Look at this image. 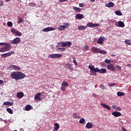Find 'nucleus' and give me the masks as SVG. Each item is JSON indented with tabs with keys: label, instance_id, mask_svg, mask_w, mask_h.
Masks as SVG:
<instances>
[{
	"label": "nucleus",
	"instance_id": "nucleus-37",
	"mask_svg": "<svg viewBox=\"0 0 131 131\" xmlns=\"http://www.w3.org/2000/svg\"><path fill=\"white\" fill-rule=\"evenodd\" d=\"M87 27H91V28H93V24L92 23H89L86 25Z\"/></svg>",
	"mask_w": 131,
	"mask_h": 131
},
{
	"label": "nucleus",
	"instance_id": "nucleus-36",
	"mask_svg": "<svg viewBox=\"0 0 131 131\" xmlns=\"http://www.w3.org/2000/svg\"><path fill=\"white\" fill-rule=\"evenodd\" d=\"M61 85L62 86H68L69 85V84H68V83L67 82H63L62 83Z\"/></svg>",
	"mask_w": 131,
	"mask_h": 131
},
{
	"label": "nucleus",
	"instance_id": "nucleus-14",
	"mask_svg": "<svg viewBox=\"0 0 131 131\" xmlns=\"http://www.w3.org/2000/svg\"><path fill=\"white\" fill-rule=\"evenodd\" d=\"M84 17V16L83 15V14H77L76 16H75V18L77 19V20H81V19L83 18Z\"/></svg>",
	"mask_w": 131,
	"mask_h": 131
},
{
	"label": "nucleus",
	"instance_id": "nucleus-6",
	"mask_svg": "<svg viewBox=\"0 0 131 131\" xmlns=\"http://www.w3.org/2000/svg\"><path fill=\"white\" fill-rule=\"evenodd\" d=\"M21 42V38L20 37H16L13 40L11 41L12 45H19Z\"/></svg>",
	"mask_w": 131,
	"mask_h": 131
},
{
	"label": "nucleus",
	"instance_id": "nucleus-21",
	"mask_svg": "<svg viewBox=\"0 0 131 131\" xmlns=\"http://www.w3.org/2000/svg\"><path fill=\"white\" fill-rule=\"evenodd\" d=\"M101 106H102L103 108H105V109H107V110H110L111 109V107L110 106L105 103H101Z\"/></svg>",
	"mask_w": 131,
	"mask_h": 131
},
{
	"label": "nucleus",
	"instance_id": "nucleus-62",
	"mask_svg": "<svg viewBox=\"0 0 131 131\" xmlns=\"http://www.w3.org/2000/svg\"><path fill=\"white\" fill-rule=\"evenodd\" d=\"M2 6H3V4H0V7H2Z\"/></svg>",
	"mask_w": 131,
	"mask_h": 131
},
{
	"label": "nucleus",
	"instance_id": "nucleus-57",
	"mask_svg": "<svg viewBox=\"0 0 131 131\" xmlns=\"http://www.w3.org/2000/svg\"><path fill=\"white\" fill-rule=\"evenodd\" d=\"M122 129L123 131H126V129H125V128H124L123 127H122Z\"/></svg>",
	"mask_w": 131,
	"mask_h": 131
},
{
	"label": "nucleus",
	"instance_id": "nucleus-52",
	"mask_svg": "<svg viewBox=\"0 0 131 131\" xmlns=\"http://www.w3.org/2000/svg\"><path fill=\"white\" fill-rule=\"evenodd\" d=\"M84 5V4L80 3V4H79V7H80L81 8H82V7H83Z\"/></svg>",
	"mask_w": 131,
	"mask_h": 131
},
{
	"label": "nucleus",
	"instance_id": "nucleus-20",
	"mask_svg": "<svg viewBox=\"0 0 131 131\" xmlns=\"http://www.w3.org/2000/svg\"><path fill=\"white\" fill-rule=\"evenodd\" d=\"M93 123H92L91 122H88L87 123V124L85 125V127L88 129H90V128H93Z\"/></svg>",
	"mask_w": 131,
	"mask_h": 131
},
{
	"label": "nucleus",
	"instance_id": "nucleus-5",
	"mask_svg": "<svg viewBox=\"0 0 131 131\" xmlns=\"http://www.w3.org/2000/svg\"><path fill=\"white\" fill-rule=\"evenodd\" d=\"M11 32L14 33L16 36H21V35H22V33L15 28L11 29Z\"/></svg>",
	"mask_w": 131,
	"mask_h": 131
},
{
	"label": "nucleus",
	"instance_id": "nucleus-56",
	"mask_svg": "<svg viewBox=\"0 0 131 131\" xmlns=\"http://www.w3.org/2000/svg\"><path fill=\"white\" fill-rule=\"evenodd\" d=\"M3 83H4V80H0V84H3Z\"/></svg>",
	"mask_w": 131,
	"mask_h": 131
},
{
	"label": "nucleus",
	"instance_id": "nucleus-9",
	"mask_svg": "<svg viewBox=\"0 0 131 131\" xmlns=\"http://www.w3.org/2000/svg\"><path fill=\"white\" fill-rule=\"evenodd\" d=\"M106 67L108 69V70H110L111 71H115L116 70V69L115 68V67L113 64H109L106 66Z\"/></svg>",
	"mask_w": 131,
	"mask_h": 131
},
{
	"label": "nucleus",
	"instance_id": "nucleus-12",
	"mask_svg": "<svg viewBox=\"0 0 131 131\" xmlns=\"http://www.w3.org/2000/svg\"><path fill=\"white\" fill-rule=\"evenodd\" d=\"M55 29L53 28V27H49L48 28H46L42 29V31L43 32H48L49 31H53V30H55Z\"/></svg>",
	"mask_w": 131,
	"mask_h": 131
},
{
	"label": "nucleus",
	"instance_id": "nucleus-25",
	"mask_svg": "<svg viewBox=\"0 0 131 131\" xmlns=\"http://www.w3.org/2000/svg\"><path fill=\"white\" fill-rule=\"evenodd\" d=\"M65 26H59L57 27V29L58 30H59V31H62V30H65Z\"/></svg>",
	"mask_w": 131,
	"mask_h": 131
},
{
	"label": "nucleus",
	"instance_id": "nucleus-24",
	"mask_svg": "<svg viewBox=\"0 0 131 131\" xmlns=\"http://www.w3.org/2000/svg\"><path fill=\"white\" fill-rule=\"evenodd\" d=\"M40 96H41V93H38L35 96V100H40Z\"/></svg>",
	"mask_w": 131,
	"mask_h": 131
},
{
	"label": "nucleus",
	"instance_id": "nucleus-13",
	"mask_svg": "<svg viewBox=\"0 0 131 131\" xmlns=\"http://www.w3.org/2000/svg\"><path fill=\"white\" fill-rule=\"evenodd\" d=\"M115 25L118 27H124L125 26L124 23L121 21H119L118 22L116 23Z\"/></svg>",
	"mask_w": 131,
	"mask_h": 131
},
{
	"label": "nucleus",
	"instance_id": "nucleus-47",
	"mask_svg": "<svg viewBox=\"0 0 131 131\" xmlns=\"http://www.w3.org/2000/svg\"><path fill=\"white\" fill-rule=\"evenodd\" d=\"M58 50L61 51V52H65V51H66V48H58Z\"/></svg>",
	"mask_w": 131,
	"mask_h": 131
},
{
	"label": "nucleus",
	"instance_id": "nucleus-23",
	"mask_svg": "<svg viewBox=\"0 0 131 131\" xmlns=\"http://www.w3.org/2000/svg\"><path fill=\"white\" fill-rule=\"evenodd\" d=\"M26 111H29L32 109V106L30 105H27L25 107Z\"/></svg>",
	"mask_w": 131,
	"mask_h": 131
},
{
	"label": "nucleus",
	"instance_id": "nucleus-10",
	"mask_svg": "<svg viewBox=\"0 0 131 131\" xmlns=\"http://www.w3.org/2000/svg\"><path fill=\"white\" fill-rule=\"evenodd\" d=\"M66 69L68 70H70L71 71H73V65L71 63H67L65 65Z\"/></svg>",
	"mask_w": 131,
	"mask_h": 131
},
{
	"label": "nucleus",
	"instance_id": "nucleus-61",
	"mask_svg": "<svg viewBox=\"0 0 131 131\" xmlns=\"http://www.w3.org/2000/svg\"><path fill=\"white\" fill-rule=\"evenodd\" d=\"M6 2H10V0H6Z\"/></svg>",
	"mask_w": 131,
	"mask_h": 131
},
{
	"label": "nucleus",
	"instance_id": "nucleus-59",
	"mask_svg": "<svg viewBox=\"0 0 131 131\" xmlns=\"http://www.w3.org/2000/svg\"><path fill=\"white\" fill-rule=\"evenodd\" d=\"M111 56H112V57H115V55L112 54V55H111Z\"/></svg>",
	"mask_w": 131,
	"mask_h": 131
},
{
	"label": "nucleus",
	"instance_id": "nucleus-63",
	"mask_svg": "<svg viewBox=\"0 0 131 131\" xmlns=\"http://www.w3.org/2000/svg\"><path fill=\"white\" fill-rule=\"evenodd\" d=\"M2 43H3V42H1V43H0V45H1L2 46H3V44H2Z\"/></svg>",
	"mask_w": 131,
	"mask_h": 131
},
{
	"label": "nucleus",
	"instance_id": "nucleus-27",
	"mask_svg": "<svg viewBox=\"0 0 131 131\" xmlns=\"http://www.w3.org/2000/svg\"><path fill=\"white\" fill-rule=\"evenodd\" d=\"M73 10H75L76 12H78V13H79L81 11V9L78 8V7H73Z\"/></svg>",
	"mask_w": 131,
	"mask_h": 131
},
{
	"label": "nucleus",
	"instance_id": "nucleus-53",
	"mask_svg": "<svg viewBox=\"0 0 131 131\" xmlns=\"http://www.w3.org/2000/svg\"><path fill=\"white\" fill-rule=\"evenodd\" d=\"M92 97L96 98L97 97V94L95 93L92 94Z\"/></svg>",
	"mask_w": 131,
	"mask_h": 131
},
{
	"label": "nucleus",
	"instance_id": "nucleus-41",
	"mask_svg": "<svg viewBox=\"0 0 131 131\" xmlns=\"http://www.w3.org/2000/svg\"><path fill=\"white\" fill-rule=\"evenodd\" d=\"M67 47H68V48H70L71 47V45H72V42L71 41H67Z\"/></svg>",
	"mask_w": 131,
	"mask_h": 131
},
{
	"label": "nucleus",
	"instance_id": "nucleus-48",
	"mask_svg": "<svg viewBox=\"0 0 131 131\" xmlns=\"http://www.w3.org/2000/svg\"><path fill=\"white\" fill-rule=\"evenodd\" d=\"M116 110H117V111H121V108H120V107L119 106H117V107L116 108Z\"/></svg>",
	"mask_w": 131,
	"mask_h": 131
},
{
	"label": "nucleus",
	"instance_id": "nucleus-34",
	"mask_svg": "<svg viewBox=\"0 0 131 131\" xmlns=\"http://www.w3.org/2000/svg\"><path fill=\"white\" fill-rule=\"evenodd\" d=\"M6 111L8 112V113H9L10 114H13V111L10 108H7Z\"/></svg>",
	"mask_w": 131,
	"mask_h": 131
},
{
	"label": "nucleus",
	"instance_id": "nucleus-16",
	"mask_svg": "<svg viewBox=\"0 0 131 131\" xmlns=\"http://www.w3.org/2000/svg\"><path fill=\"white\" fill-rule=\"evenodd\" d=\"M112 115L115 116V117H118L119 116H121V113L119 112H114L112 113Z\"/></svg>",
	"mask_w": 131,
	"mask_h": 131
},
{
	"label": "nucleus",
	"instance_id": "nucleus-28",
	"mask_svg": "<svg viewBox=\"0 0 131 131\" xmlns=\"http://www.w3.org/2000/svg\"><path fill=\"white\" fill-rule=\"evenodd\" d=\"M125 43H126V45H127L128 46H131V40L125 39Z\"/></svg>",
	"mask_w": 131,
	"mask_h": 131
},
{
	"label": "nucleus",
	"instance_id": "nucleus-55",
	"mask_svg": "<svg viewBox=\"0 0 131 131\" xmlns=\"http://www.w3.org/2000/svg\"><path fill=\"white\" fill-rule=\"evenodd\" d=\"M59 2H60L61 3H63L64 2H67L68 0H59Z\"/></svg>",
	"mask_w": 131,
	"mask_h": 131
},
{
	"label": "nucleus",
	"instance_id": "nucleus-38",
	"mask_svg": "<svg viewBox=\"0 0 131 131\" xmlns=\"http://www.w3.org/2000/svg\"><path fill=\"white\" fill-rule=\"evenodd\" d=\"M99 88L100 89H101V90H103V91L105 90H107L106 87L104 86V85L102 84L99 85Z\"/></svg>",
	"mask_w": 131,
	"mask_h": 131
},
{
	"label": "nucleus",
	"instance_id": "nucleus-49",
	"mask_svg": "<svg viewBox=\"0 0 131 131\" xmlns=\"http://www.w3.org/2000/svg\"><path fill=\"white\" fill-rule=\"evenodd\" d=\"M98 26H100V25L99 24H93V28L98 27Z\"/></svg>",
	"mask_w": 131,
	"mask_h": 131
},
{
	"label": "nucleus",
	"instance_id": "nucleus-29",
	"mask_svg": "<svg viewBox=\"0 0 131 131\" xmlns=\"http://www.w3.org/2000/svg\"><path fill=\"white\" fill-rule=\"evenodd\" d=\"M61 43L62 48H66V47H67V42H61L59 43V45H61Z\"/></svg>",
	"mask_w": 131,
	"mask_h": 131
},
{
	"label": "nucleus",
	"instance_id": "nucleus-31",
	"mask_svg": "<svg viewBox=\"0 0 131 131\" xmlns=\"http://www.w3.org/2000/svg\"><path fill=\"white\" fill-rule=\"evenodd\" d=\"M115 14L118 16H122V12L118 10L116 11Z\"/></svg>",
	"mask_w": 131,
	"mask_h": 131
},
{
	"label": "nucleus",
	"instance_id": "nucleus-2",
	"mask_svg": "<svg viewBox=\"0 0 131 131\" xmlns=\"http://www.w3.org/2000/svg\"><path fill=\"white\" fill-rule=\"evenodd\" d=\"M10 77L12 79H14L15 80H20V79L25 78L26 75L21 72H12L10 74Z\"/></svg>",
	"mask_w": 131,
	"mask_h": 131
},
{
	"label": "nucleus",
	"instance_id": "nucleus-22",
	"mask_svg": "<svg viewBox=\"0 0 131 131\" xmlns=\"http://www.w3.org/2000/svg\"><path fill=\"white\" fill-rule=\"evenodd\" d=\"M54 125L55 126L54 128V131H57L59 128H60V125H59L58 123H55Z\"/></svg>",
	"mask_w": 131,
	"mask_h": 131
},
{
	"label": "nucleus",
	"instance_id": "nucleus-45",
	"mask_svg": "<svg viewBox=\"0 0 131 131\" xmlns=\"http://www.w3.org/2000/svg\"><path fill=\"white\" fill-rule=\"evenodd\" d=\"M73 62L74 63L75 65L77 66V62H76V59H75V57L73 58Z\"/></svg>",
	"mask_w": 131,
	"mask_h": 131
},
{
	"label": "nucleus",
	"instance_id": "nucleus-44",
	"mask_svg": "<svg viewBox=\"0 0 131 131\" xmlns=\"http://www.w3.org/2000/svg\"><path fill=\"white\" fill-rule=\"evenodd\" d=\"M108 86H111V88H112V86H115L116 85V83H112L111 84H108Z\"/></svg>",
	"mask_w": 131,
	"mask_h": 131
},
{
	"label": "nucleus",
	"instance_id": "nucleus-51",
	"mask_svg": "<svg viewBox=\"0 0 131 131\" xmlns=\"http://www.w3.org/2000/svg\"><path fill=\"white\" fill-rule=\"evenodd\" d=\"M61 91H62L63 92H65V91H66V89H65L64 87H61Z\"/></svg>",
	"mask_w": 131,
	"mask_h": 131
},
{
	"label": "nucleus",
	"instance_id": "nucleus-32",
	"mask_svg": "<svg viewBox=\"0 0 131 131\" xmlns=\"http://www.w3.org/2000/svg\"><path fill=\"white\" fill-rule=\"evenodd\" d=\"M117 95L118 96V97H122V96H124L125 94L123 92H118L117 93Z\"/></svg>",
	"mask_w": 131,
	"mask_h": 131
},
{
	"label": "nucleus",
	"instance_id": "nucleus-42",
	"mask_svg": "<svg viewBox=\"0 0 131 131\" xmlns=\"http://www.w3.org/2000/svg\"><path fill=\"white\" fill-rule=\"evenodd\" d=\"M5 52H7L6 49H5V47L0 48V53H5Z\"/></svg>",
	"mask_w": 131,
	"mask_h": 131
},
{
	"label": "nucleus",
	"instance_id": "nucleus-39",
	"mask_svg": "<svg viewBox=\"0 0 131 131\" xmlns=\"http://www.w3.org/2000/svg\"><path fill=\"white\" fill-rule=\"evenodd\" d=\"M7 26H8V27H12V26H13V23L11 21H8Z\"/></svg>",
	"mask_w": 131,
	"mask_h": 131
},
{
	"label": "nucleus",
	"instance_id": "nucleus-4",
	"mask_svg": "<svg viewBox=\"0 0 131 131\" xmlns=\"http://www.w3.org/2000/svg\"><path fill=\"white\" fill-rule=\"evenodd\" d=\"M2 46H5L4 47L5 50H6V52H9L10 50H11V48H12V46L10 45V43L7 42H2Z\"/></svg>",
	"mask_w": 131,
	"mask_h": 131
},
{
	"label": "nucleus",
	"instance_id": "nucleus-3",
	"mask_svg": "<svg viewBox=\"0 0 131 131\" xmlns=\"http://www.w3.org/2000/svg\"><path fill=\"white\" fill-rule=\"evenodd\" d=\"M91 50L92 52L98 53V54H102L103 55H106L107 54V51L103 50H100V49L96 47H92L91 48Z\"/></svg>",
	"mask_w": 131,
	"mask_h": 131
},
{
	"label": "nucleus",
	"instance_id": "nucleus-35",
	"mask_svg": "<svg viewBox=\"0 0 131 131\" xmlns=\"http://www.w3.org/2000/svg\"><path fill=\"white\" fill-rule=\"evenodd\" d=\"M104 62L106 64H111V62H112L111 60L108 59H105Z\"/></svg>",
	"mask_w": 131,
	"mask_h": 131
},
{
	"label": "nucleus",
	"instance_id": "nucleus-17",
	"mask_svg": "<svg viewBox=\"0 0 131 131\" xmlns=\"http://www.w3.org/2000/svg\"><path fill=\"white\" fill-rule=\"evenodd\" d=\"M4 106H14L13 102H10L9 101H5L3 103Z\"/></svg>",
	"mask_w": 131,
	"mask_h": 131
},
{
	"label": "nucleus",
	"instance_id": "nucleus-60",
	"mask_svg": "<svg viewBox=\"0 0 131 131\" xmlns=\"http://www.w3.org/2000/svg\"><path fill=\"white\" fill-rule=\"evenodd\" d=\"M127 66H130V68H131V64H128L127 65Z\"/></svg>",
	"mask_w": 131,
	"mask_h": 131
},
{
	"label": "nucleus",
	"instance_id": "nucleus-15",
	"mask_svg": "<svg viewBox=\"0 0 131 131\" xmlns=\"http://www.w3.org/2000/svg\"><path fill=\"white\" fill-rule=\"evenodd\" d=\"M10 68H11V69H13V70H21V68H20L19 67H18L17 66H15V65H10Z\"/></svg>",
	"mask_w": 131,
	"mask_h": 131
},
{
	"label": "nucleus",
	"instance_id": "nucleus-50",
	"mask_svg": "<svg viewBox=\"0 0 131 131\" xmlns=\"http://www.w3.org/2000/svg\"><path fill=\"white\" fill-rule=\"evenodd\" d=\"M84 50H88V49H89V46H88V45H85V46H84Z\"/></svg>",
	"mask_w": 131,
	"mask_h": 131
},
{
	"label": "nucleus",
	"instance_id": "nucleus-19",
	"mask_svg": "<svg viewBox=\"0 0 131 131\" xmlns=\"http://www.w3.org/2000/svg\"><path fill=\"white\" fill-rule=\"evenodd\" d=\"M16 97L17 98L21 99V98H23V97H24V93H23V92H18L16 94Z\"/></svg>",
	"mask_w": 131,
	"mask_h": 131
},
{
	"label": "nucleus",
	"instance_id": "nucleus-18",
	"mask_svg": "<svg viewBox=\"0 0 131 131\" xmlns=\"http://www.w3.org/2000/svg\"><path fill=\"white\" fill-rule=\"evenodd\" d=\"M114 6H115V4L112 2L105 4V7H107V8H113Z\"/></svg>",
	"mask_w": 131,
	"mask_h": 131
},
{
	"label": "nucleus",
	"instance_id": "nucleus-46",
	"mask_svg": "<svg viewBox=\"0 0 131 131\" xmlns=\"http://www.w3.org/2000/svg\"><path fill=\"white\" fill-rule=\"evenodd\" d=\"M116 69L118 70V71H120V70H121V67H120L119 66H117Z\"/></svg>",
	"mask_w": 131,
	"mask_h": 131
},
{
	"label": "nucleus",
	"instance_id": "nucleus-40",
	"mask_svg": "<svg viewBox=\"0 0 131 131\" xmlns=\"http://www.w3.org/2000/svg\"><path fill=\"white\" fill-rule=\"evenodd\" d=\"M63 25H64L63 26H65V28H68L70 26V25L68 23H64Z\"/></svg>",
	"mask_w": 131,
	"mask_h": 131
},
{
	"label": "nucleus",
	"instance_id": "nucleus-54",
	"mask_svg": "<svg viewBox=\"0 0 131 131\" xmlns=\"http://www.w3.org/2000/svg\"><path fill=\"white\" fill-rule=\"evenodd\" d=\"M112 108H113V109L116 110V108H117V106L115 105H112Z\"/></svg>",
	"mask_w": 131,
	"mask_h": 131
},
{
	"label": "nucleus",
	"instance_id": "nucleus-1",
	"mask_svg": "<svg viewBox=\"0 0 131 131\" xmlns=\"http://www.w3.org/2000/svg\"><path fill=\"white\" fill-rule=\"evenodd\" d=\"M89 68L90 69L91 74L94 76H96L97 75V73L96 72L101 73L102 74H104V73H107V70L105 69H99V68H95V66L93 64H90Z\"/></svg>",
	"mask_w": 131,
	"mask_h": 131
},
{
	"label": "nucleus",
	"instance_id": "nucleus-43",
	"mask_svg": "<svg viewBox=\"0 0 131 131\" xmlns=\"http://www.w3.org/2000/svg\"><path fill=\"white\" fill-rule=\"evenodd\" d=\"M73 117L74 119H76L77 118V113H75L73 114Z\"/></svg>",
	"mask_w": 131,
	"mask_h": 131
},
{
	"label": "nucleus",
	"instance_id": "nucleus-58",
	"mask_svg": "<svg viewBox=\"0 0 131 131\" xmlns=\"http://www.w3.org/2000/svg\"><path fill=\"white\" fill-rule=\"evenodd\" d=\"M90 2H92V3L95 2V0H90Z\"/></svg>",
	"mask_w": 131,
	"mask_h": 131
},
{
	"label": "nucleus",
	"instance_id": "nucleus-26",
	"mask_svg": "<svg viewBox=\"0 0 131 131\" xmlns=\"http://www.w3.org/2000/svg\"><path fill=\"white\" fill-rule=\"evenodd\" d=\"M78 30H84V29H86V27L84 26H78Z\"/></svg>",
	"mask_w": 131,
	"mask_h": 131
},
{
	"label": "nucleus",
	"instance_id": "nucleus-8",
	"mask_svg": "<svg viewBox=\"0 0 131 131\" xmlns=\"http://www.w3.org/2000/svg\"><path fill=\"white\" fill-rule=\"evenodd\" d=\"M105 40V37L100 36L97 39V43L98 45H104V41Z\"/></svg>",
	"mask_w": 131,
	"mask_h": 131
},
{
	"label": "nucleus",
	"instance_id": "nucleus-30",
	"mask_svg": "<svg viewBox=\"0 0 131 131\" xmlns=\"http://www.w3.org/2000/svg\"><path fill=\"white\" fill-rule=\"evenodd\" d=\"M21 22H24V19H22L20 17H17V23L20 24V23H21Z\"/></svg>",
	"mask_w": 131,
	"mask_h": 131
},
{
	"label": "nucleus",
	"instance_id": "nucleus-7",
	"mask_svg": "<svg viewBox=\"0 0 131 131\" xmlns=\"http://www.w3.org/2000/svg\"><path fill=\"white\" fill-rule=\"evenodd\" d=\"M13 54H15V52L11 51V52L2 54L1 57L2 58H7V57H10V56H11V55H13Z\"/></svg>",
	"mask_w": 131,
	"mask_h": 131
},
{
	"label": "nucleus",
	"instance_id": "nucleus-33",
	"mask_svg": "<svg viewBox=\"0 0 131 131\" xmlns=\"http://www.w3.org/2000/svg\"><path fill=\"white\" fill-rule=\"evenodd\" d=\"M79 123H80L81 124H83V123H84V122H85V120L84 118H81L79 121Z\"/></svg>",
	"mask_w": 131,
	"mask_h": 131
},
{
	"label": "nucleus",
	"instance_id": "nucleus-11",
	"mask_svg": "<svg viewBox=\"0 0 131 131\" xmlns=\"http://www.w3.org/2000/svg\"><path fill=\"white\" fill-rule=\"evenodd\" d=\"M62 56V55L61 54H51L50 55V57L51 58V59H55L57 58H61Z\"/></svg>",
	"mask_w": 131,
	"mask_h": 131
}]
</instances>
